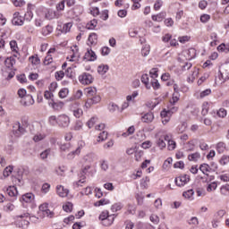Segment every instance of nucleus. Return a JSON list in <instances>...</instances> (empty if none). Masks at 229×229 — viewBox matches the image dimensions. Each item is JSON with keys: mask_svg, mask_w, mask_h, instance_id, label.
<instances>
[{"mask_svg": "<svg viewBox=\"0 0 229 229\" xmlns=\"http://www.w3.org/2000/svg\"><path fill=\"white\" fill-rule=\"evenodd\" d=\"M45 17L48 21H53V19H56V12L53 10H48L47 13L45 14Z\"/></svg>", "mask_w": 229, "mask_h": 229, "instance_id": "cd10ccee", "label": "nucleus"}, {"mask_svg": "<svg viewBox=\"0 0 229 229\" xmlns=\"http://www.w3.org/2000/svg\"><path fill=\"white\" fill-rule=\"evenodd\" d=\"M201 114H202V115H207V114H208V102H204L202 104Z\"/></svg>", "mask_w": 229, "mask_h": 229, "instance_id": "09e8293b", "label": "nucleus"}, {"mask_svg": "<svg viewBox=\"0 0 229 229\" xmlns=\"http://www.w3.org/2000/svg\"><path fill=\"white\" fill-rule=\"evenodd\" d=\"M12 23L13 24V26H22V24H24V18L21 16V13H19V12L13 13Z\"/></svg>", "mask_w": 229, "mask_h": 229, "instance_id": "0eeeda50", "label": "nucleus"}, {"mask_svg": "<svg viewBox=\"0 0 229 229\" xmlns=\"http://www.w3.org/2000/svg\"><path fill=\"white\" fill-rule=\"evenodd\" d=\"M56 192L60 198H67L69 196V190L64 188L62 185L56 187Z\"/></svg>", "mask_w": 229, "mask_h": 229, "instance_id": "dca6fc26", "label": "nucleus"}, {"mask_svg": "<svg viewBox=\"0 0 229 229\" xmlns=\"http://www.w3.org/2000/svg\"><path fill=\"white\" fill-rule=\"evenodd\" d=\"M114 221H115V215H110L107 218L102 220L103 226H112L114 225Z\"/></svg>", "mask_w": 229, "mask_h": 229, "instance_id": "a211bd4d", "label": "nucleus"}, {"mask_svg": "<svg viewBox=\"0 0 229 229\" xmlns=\"http://www.w3.org/2000/svg\"><path fill=\"white\" fill-rule=\"evenodd\" d=\"M221 165H226V164H228L229 162V157L227 156H224L221 157V159L219 160Z\"/></svg>", "mask_w": 229, "mask_h": 229, "instance_id": "69168bd1", "label": "nucleus"}, {"mask_svg": "<svg viewBox=\"0 0 229 229\" xmlns=\"http://www.w3.org/2000/svg\"><path fill=\"white\" fill-rule=\"evenodd\" d=\"M141 82L143 83V85H145L148 90L151 89V84H149V75H148V73H145L141 76Z\"/></svg>", "mask_w": 229, "mask_h": 229, "instance_id": "5701e85b", "label": "nucleus"}, {"mask_svg": "<svg viewBox=\"0 0 229 229\" xmlns=\"http://www.w3.org/2000/svg\"><path fill=\"white\" fill-rule=\"evenodd\" d=\"M72 202H66L65 204L63 205V210H64V212L71 213L72 212Z\"/></svg>", "mask_w": 229, "mask_h": 229, "instance_id": "7c9ffc66", "label": "nucleus"}, {"mask_svg": "<svg viewBox=\"0 0 229 229\" xmlns=\"http://www.w3.org/2000/svg\"><path fill=\"white\" fill-rule=\"evenodd\" d=\"M210 166L208 164H202L199 166V171H201V173H203V174H205V173H208V168Z\"/></svg>", "mask_w": 229, "mask_h": 229, "instance_id": "4d7b16f0", "label": "nucleus"}, {"mask_svg": "<svg viewBox=\"0 0 229 229\" xmlns=\"http://www.w3.org/2000/svg\"><path fill=\"white\" fill-rule=\"evenodd\" d=\"M51 153V149L47 148L46 150H44L43 152L40 153V158L41 160H46V158H47V157H49Z\"/></svg>", "mask_w": 229, "mask_h": 229, "instance_id": "a18cd8bd", "label": "nucleus"}, {"mask_svg": "<svg viewBox=\"0 0 229 229\" xmlns=\"http://www.w3.org/2000/svg\"><path fill=\"white\" fill-rule=\"evenodd\" d=\"M43 64H44V65H50V64H53V57L49 55H47L45 57Z\"/></svg>", "mask_w": 229, "mask_h": 229, "instance_id": "680f3d73", "label": "nucleus"}, {"mask_svg": "<svg viewBox=\"0 0 229 229\" xmlns=\"http://www.w3.org/2000/svg\"><path fill=\"white\" fill-rule=\"evenodd\" d=\"M48 123L50 126H56V124H58V116L56 117V115H51L48 118Z\"/></svg>", "mask_w": 229, "mask_h": 229, "instance_id": "2f4dec72", "label": "nucleus"}, {"mask_svg": "<svg viewBox=\"0 0 229 229\" xmlns=\"http://www.w3.org/2000/svg\"><path fill=\"white\" fill-rule=\"evenodd\" d=\"M68 95H69V89L67 88H64L59 91V98H61V99L67 98Z\"/></svg>", "mask_w": 229, "mask_h": 229, "instance_id": "f704fd0d", "label": "nucleus"}, {"mask_svg": "<svg viewBox=\"0 0 229 229\" xmlns=\"http://www.w3.org/2000/svg\"><path fill=\"white\" fill-rule=\"evenodd\" d=\"M149 74L153 80H155V78H158V68H152Z\"/></svg>", "mask_w": 229, "mask_h": 229, "instance_id": "8fccbe9b", "label": "nucleus"}, {"mask_svg": "<svg viewBox=\"0 0 229 229\" xmlns=\"http://www.w3.org/2000/svg\"><path fill=\"white\" fill-rule=\"evenodd\" d=\"M21 105H22V106H31V105H35V99H33V96H25V98L21 100Z\"/></svg>", "mask_w": 229, "mask_h": 229, "instance_id": "9d476101", "label": "nucleus"}, {"mask_svg": "<svg viewBox=\"0 0 229 229\" xmlns=\"http://www.w3.org/2000/svg\"><path fill=\"white\" fill-rule=\"evenodd\" d=\"M89 169H90V165H86L84 168H82L79 175L81 180L78 181L77 185L80 186V183H85V179L87 178L85 174L89 173Z\"/></svg>", "mask_w": 229, "mask_h": 229, "instance_id": "ddd939ff", "label": "nucleus"}, {"mask_svg": "<svg viewBox=\"0 0 229 229\" xmlns=\"http://www.w3.org/2000/svg\"><path fill=\"white\" fill-rule=\"evenodd\" d=\"M83 59L87 60L88 62H96V60H98V55H96V52H94L92 49L88 48Z\"/></svg>", "mask_w": 229, "mask_h": 229, "instance_id": "6e6552de", "label": "nucleus"}, {"mask_svg": "<svg viewBox=\"0 0 229 229\" xmlns=\"http://www.w3.org/2000/svg\"><path fill=\"white\" fill-rule=\"evenodd\" d=\"M199 158H201V154L199 152L188 155V160H190V162H198Z\"/></svg>", "mask_w": 229, "mask_h": 229, "instance_id": "393cba45", "label": "nucleus"}, {"mask_svg": "<svg viewBox=\"0 0 229 229\" xmlns=\"http://www.w3.org/2000/svg\"><path fill=\"white\" fill-rule=\"evenodd\" d=\"M217 189V183L216 182L210 183L207 187L208 192H212V191H216Z\"/></svg>", "mask_w": 229, "mask_h": 229, "instance_id": "603ef678", "label": "nucleus"}, {"mask_svg": "<svg viewBox=\"0 0 229 229\" xmlns=\"http://www.w3.org/2000/svg\"><path fill=\"white\" fill-rule=\"evenodd\" d=\"M110 216V214L108 213V210L102 211L101 214L99 215L98 219L100 221H104V219H106Z\"/></svg>", "mask_w": 229, "mask_h": 229, "instance_id": "49530a36", "label": "nucleus"}, {"mask_svg": "<svg viewBox=\"0 0 229 229\" xmlns=\"http://www.w3.org/2000/svg\"><path fill=\"white\" fill-rule=\"evenodd\" d=\"M106 139H108V132L104 131L100 132L98 142H103L104 140H106Z\"/></svg>", "mask_w": 229, "mask_h": 229, "instance_id": "ea45409f", "label": "nucleus"}, {"mask_svg": "<svg viewBox=\"0 0 229 229\" xmlns=\"http://www.w3.org/2000/svg\"><path fill=\"white\" fill-rule=\"evenodd\" d=\"M57 124L59 128H69L71 118L67 114H61L58 116Z\"/></svg>", "mask_w": 229, "mask_h": 229, "instance_id": "7ed1b4c3", "label": "nucleus"}, {"mask_svg": "<svg viewBox=\"0 0 229 229\" xmlns=\"http://www.w3.org/2000/svg\"><path fill=\"white\" fill-rule=\"evenodd\" d=\"M13 171V166L9 165V166L5 167L4 170V178H8V176H10V174H12Z\"/></svg>", "mask_w": 229, "mask_h": 229, "instance_id": "37998d69", "label": "nucleus"}, {"mask_svg": "<svg viewBox=\"0 0 229 229\" xmlns=\"http://www.w3.org/2000/svg\"><path fill=\"white\" fill-rule=\"evenodd\" d=\"M219 53H229V44L222 43L217 47Z\"/></svg>", "mask_w": 229, "mask_h": 229, "instance_id": "a878e982", "label": "nucleus"}, {"mask_svg": "<svg viewBox=\"0 0 229 229\" xmlns=\"http://www.w3.org/2000/svg\"><path fill=\"white\" fill-rule=\"evenodd\" d=\"M174 169H184L185 168V164L183 161H177L174 165Z\"/></svg>", "mask_w": 229, "mask_h": 229, "instance_id": "864d4df0", "label": "nucleus"}, {"mask_svg": "<svg viewBox=\"0 0 229 229\" xmlns=\"http://www.w3.org/2000/svg\"><path fill=\"white\" fill-rule=\"evenodd\" d=\"M79 81H81L82 85H90V83L94 81V78H92L90 73L84 72L82 75L79 76Z\"/></svg>", "mask_w": 229, "mask_h": 229, "instance_id": "20e7f679", "label": "nucleus"}, {"mask_svg": "<svg viewBox=\"0 0 229 229\" xmlns=\"http://www.w3.org/2000/svg\"><path fill=\"white\" fill-rule=\"evenodd\" d=\"M122 208H123V204L121 202L114 203L111 207L112 212H119V210H121Z\"/></svg>", "mask_w": 229, "mask_h": 229, "instance_id": "4c0bfd02", "label": "nucleus"}, {"mask_svg": "<svg viewBox=\"0 0 229 229\" xmlns=\"http://www.w3.org/2000/svg\"><path fill=\"white\" fill-rule=\"evenodd\" d=\"M97 92H98V89H96V88L89 87L86 89V93L89 98L96 96Z\"/></svg>", "mask_w": 229, "mask_h": 229, "instance_id": "c85d7f7f", "label": "nucleus"}, {"mask_svg": "<svg viewBox=\"0 0 229 229\" xmlns=\"http://www.w3.org/2000/svg\"><path fill=\"white\" fill-rule=\"evenodd\" d=\"M15 64H16L15 58H13L12 56L7 57L4 60V65H5V67H7V69L13 70V66L15 65Z\"/></svg>", "mask_w": 229, "mask_h": 229, "instance_id": "6ab92c4d", "label": "nucleus"}, {"mask_svg": "<svg viewBox=\"0 0 229 229\" xmlns=\"http://www.w3.org/2000/svg\"><path fill=\"white\" fill-rule=\"evenodd\" d=\"M64 76H65V73L64 71H59L55 72V80H57V81H60L61 80H63Z\"/></svg>", "mask_w": 229, "mask_h": 229, "instance_id": "6e6d98bb", "label": "nucleus"}, {"mask_svg": "<svg viewBox=\"0 0 229 229\" xmlns=\"http://www.w3.org/2000/svg\"><path fill=\"white\" fill-rule=\"evenodd\" d=\"M110 200L106 199H101L100 200H98L97 202L94 203L95 207H103V205H109Z\"/></svg>", "mask_w": 229, "mask_h": 229, "instance_id": "72a5a7b5", "label": "nucleus"}, {"mask_svg": "<svg viewBox=\"0 0 229 229\" xmlns=\"http://www.w3.org/2000/svg\"><path fill=\"white\" fill-rule=\"evenodd\" d=\"M109 69L110 67L107 64H100L98 67V74H106Z\"/></svg>", "mask_w": 229, "mask_h": 229, "instance_id": "b1692460", "label": "nucleus"}, {"mask_svg": "<svg viewBox=\"0 0 229 229\" xmlns=\"http://www.w3.org/2000/svg\"><path fill=\"white\" fill-rule=\"evenodd\" d=\"M12 1L14 6H24V4H26V2L23 0H12Z\"/></svg>", "mask_w": 229, "mask_h": 229, "instance_id": "0e129e2a", "label": "nucleus"}, {"mask_svg": "<svg viewBox=\"0 0 229 229\" xmlns=\"http://www.w3.org/2000/svg\"><path fill=\"white\" fill-rule=\"evenodd\" d=\"M27 217H30V213H23L21 215H17L15 216L14 225L16 228L28 229L30 228V220H27Z\"/></svg>", "mask_w": 229, "mask_h": 229, "instance_id": "f257e3e1", "label": "nucleus"}, {"mask_svg": "<svg viewBox=\"0 0 229 229\" xmlns=\"http://www.w3.org/2000/svg\"><path fill=\"white\" fill-rule=\"evenodd\" d=\"M98 120L97 117H92L88 123H87V126L90 129L94 126V124H96V121Z\"/></svg>", "mask_w": 229, "mask_h": 229, "instance_id": "338daca9", "label": "nucleus"}, {"mask_svg": "<svg viewBox=\"0 0 229 229\" xmlns=\"http://www.w3.org/2000/svg\"><path fill=\"white\" fill-rule=\"evenodd\" d=\"M150 87H153L154 90H158V89H160V82H158V80L157 79H152Z\"/></svg>", "mask_w": 229, "mask_h": 229, "instance_id": "58836bf2", "label": "nucleus"}, {"mask_svg": "<svg viewBox=\"0 0 229 229\" xmlns=\"http://www.w3.org/2000/svg\"><path fill=\"white\" fill-rule=\"evenodd\" d=\"M164 140L168 141L169 151H174V149H176V141L169 140V137L167 135L164 136Z\"/></svg>", "mask_w": 229, "mask_h": 229, "instance_id": "4be33fe9", "label": "nucleus"}, {"mask_svg": "<svg viewBox=\"0 0 229 229\" xmlns=\"http://www.w3.org/2000/svg\"><path fill=\"white\" fill-rule=\"evenodd\" d=\"M32 65H38L40 64V58L38 56L32 55L30 57Z\"/></svg>", "mask_w": 229, "mask_h": 229, "instance_id": "de8ad7c7", "label": "nucleus"}, {"mask_svg": "<svg viewBox=\"0 0 229 229\" xmlns=\"http://www.w3.org/2000/svg\"><path fill=\"white\" fill-rule=\"evenodd\" d=\"M100 167L102 171H108V161L101 160L100 161Z\"/></svg>", "mask_w": 229, "mask_h": 229, "instance_id": "5fc2aeb1", "label": "nucleus"}, {"mask_svg": "<svg viewBox=\"0 0 229 229\" xmlns=\"http://www.w3.org/2000/svg\"><path fill=\"white\" fill-rule=\"evenodd\" d=\"M21 203H31L35 201V195L31 192L25 193L20 198Z\"/></svg>", "mask_w": 229, "mask_h": 229, "instance_id": "9b49d317", "label": "nucleus"}, {"mask_svg": "<svg viewBox=\"0 0 229 229\" xmlns=\"http://www.w3.org/2000/svg\"><path fill=\"white\" fill-rule=\"evenodd\" d=\"M155 119V115L151 113H146L143 116H141V121L143 123H151Z\"/></svg>", "mask_w": 229, "mask_h": 229, "instance_id": "412c9836", "label": "nucleus"}, {"mask_svg": "<svg viewBox=\"0 0 229 229\" xmlns=\"http://www.w3.org/2000/svg\"><path fill=\"white\" fill-rule=\"evenodd\" d=\"M88 46H96L98 44V34L90 33L88 38Z\"/></svg>", "mask_w": 229, "mask_h": 229, "instance_id": "aec40b11", "label": "nucleus"}, {"mask_svg": "<svg viewBox=\"0 0 229 229\" xmlns=\"http://www.w3.org/2000/svg\"><path fill=\"white\" fill-rule=\"evenodd\" d=\"M64 74L67 78H70V80H74V72H72V68H67Z\"/></svg>", "mask_w": 229, "mask_h": 229, "instance_id": "c03bdc74", "label": "nucleus"}, {"mask_svg": "<svg viewBox=\"0 0 229 229\" xmlns=\"http://www.w3.org/2000/svg\"><path fill=\"white\" fill-rule=\"evenodd\" d=\"M149 51H150V47H149V46H145V47L141 49V55H142V56H148V55H149Z\"/></svg>", "mask_w": 229, "mask_h": 229, "instance_id": "13d9d810", "label": "nucleus"}, {"mask_svg": "<svg viewBox=\"0 0 229 229\" xmlns=\"http://www.w3.org/2000/svg\"><path fill=\"white\" fill-rule=\"evenodd\" d=\"M216 114H217L218 117H222V118L226 117V111H225V108H220V109L217 111Z\"/></svg>", "mask_w": 229, "mask_h": 229, "instance_id": "774afa93", "label": "nucleus"}, {"mask_svg": "<svg viewBox=\"0 0 229 229\" xmlns=\"http://www.w3.org/2000/svg\"><path fill=\"white\" fill-rule=\"evenodd\" d=\"M96 26H98V20L94 19L86 25V28L87 30H94Z\"/></svg>", "mask_w": 229, "mask_h": 229, "instance_id": "e433bc0d", "label": "nucleus"}, {"mask_svg": "<svg viewBox=\"0 0 229 229\" xmlns=\"http://www.w3.org/2000/svg\"><path fill=\"white\" fill-rule=\"evenodd\" d=\"M183 198H186V199H191V198H192V196H194V190L191 189L188 190L187 191H184L182 193Z\"/></svg>", "mask_w": 229, "mask_h": 229, "instance_id": "a19ab883", "label": "nucleus"}, {"mask_svg": "<svg viewBox=\"0 0 229 229\" xmlns=\"http://www.w3.org/2000/svg\"><path fill=\"white\" fill-rule=\"evenodd\" d=\"M172 164H173V157H168L167 159L165 160L163 164V169H169Z\"/></svg>", "mask_w": 229, "mask_h": 229, "instance_id": "79ce46f5", "label": "nucleus"}, {"mask_svg": "<svg viewBox=\"0 0 229 229\" xmlns=\"http://www.w3.org/2000/svg\"><path fill=\"white\" fill-rule=\"evenodd\" d=\"M179 182H178V178H175L174 182L177 185V187H183V185L191 182V176H189L188 174H183L179 177Z\"/></svg>", "mask_w": 229, "mask_h": 229, "instance_id": "423d86ee", "label": "nucleus"}, {"mask_svg": "<svg viewBox=\"0 0 229 229\" xmlns=\"http://www.w3.org/2000/svg\"><path fill=\"white\" fill-rule=\"evenodd\" d=\"M101 55H102V56H108V55H110V47H102Z\"/></svg>", "mask_w": 229, "mask_h": 229, "instance_id": "052dcab7", "label": "nucleus"}, {"mask_svg": "<svg viewBox=\"0 0 229 229\" xmlns=\"http://www.w3.org/2000/svg\"><path fill=\"white\" fill-rule=\"evenodd\" d=\"M61 151L67 152L71 149V143H64L60 147Z\"/></svg>", "mask_w": 229, "mask_h": 229, "instance_id": "bf43d9fd", "label": "nucleus"}, {"mask_svg": "<svg viewBox=\"0 0 229 229\" xmlns=\"http://www.w3.org/2000/svg\"><path fill=\"white\" fill-rule=\"evenodd\" d=\"M225 149H226V143L218 142L216 145V150L218 151V153H225Z\"/></svg>", "mask_w": 229, "mask_h": 229, "instance_id": "473e14b6", "label": "nucleus"}, {"mask_svg": "<svg viewBox=\"0 0 229 229\" xmlns=\"http://www.w3.org/2000/svg\"><path fill=\"white\" fill-rule=\"evenodd\" d=\"M178 101H180V94L173 93L172 98L170 99V105L174 106Z\"/></svg>", "mask_w": 229, "mask_h": 229, "instance_id": "bb28decb", "label": "nucleus"}, {"mask_svg": "<svg viewBox=\"0 0 229 229\" xmlns=\"http://www.w3.org/2000/svg\"><path fill=\"white\" fill-rule=\"evenodd\" d=\"M9 45L11 47V51H13V53H16V54L19 53L17 51V49H19V47L17 46V41L12 40V41H10Z\"/></svg>", "mask_w": 229, "mask_h": 229, "instance_id": "c9c22d12", "label": "nucleus"}, {"mask_svg": "<svg viewBox=\"0 0 229 229\" xmlns=\"http://www.w3.org/2000/svg\"><path fill=\"white\" fill-rule=\"evenodd\" d=\"M48 207H49V204H47V203L41 204L39 206V210H41V212H47H47H49Z\"/></svg>", "mask_w": 229, "mask_h": 229, "instance_id": "e2e57ef3", "label": "nucleus"}, {"mask_svg": "<svg viewBox=\"0 0 229 229\" xmlns=\"http://www.w3.org/2000/svg\"><path fill=\"white\" fill-rule=\"evenodd\" d=\"M80 152H81V148L80 147L77 148L75 150H72L71 153L68 154L67 157L69 159L71 158H74V155H80Z\"/></svg>", "mask_w": 229, "mask_h": 229, "instance_id": "3c124183", "label": "nucleus"}, {"mask_svg": "<svg viewBox=\"0 0 229 229\" xmlns=\"http://www.w3.org/2000/svg\"><path fill=\"white\" fill-rule=\"evenodd\" d=\"M160 115H161L163 124H167V123L171 121L172 114L169 112V110L163 109L160 113Z\"/></svg>", "mask_w": 229, "mask_h": 229, "instance_id": "f8f14e48", "label": "nucleus"}, {"mask_svg": "<svg viewBox=\"0 0 229 229\" xmlns=\"http://www.w3.org/2000/svg\"><path fill=\"white\" fill-rule=\"evenodd\" d=\"M218 78L220 81H228L229 80V64H223L219 69V75Z\"/></svg>", "mask_w": 229, "mask_h": 229, "instance_id": "f03ea898", "label": "nucleus"}, {"mask_svg": "<svg viewBox=\"0 0 229 229\" xmlns=\"http://www.w3.org/2000/svg\"><path fill=\"white\" fill-rule=\"evenodd\" d=\"M101 101V97L100 96H94L90 97L89 98L87 99L85 103L86 108H90L92 105H98Z\"/></svg>", "mask_w": 229, "mask_h": 229, "instance_id": "1a4fd4ad", "label": "nucleus"}, {"mask_svg": "<svg viewBox=\"0 0 229 229\" xmlns=\"http://www.w3.org/2000/svg\"><path fill=\"white\" fill-rule=\"evenodd\" d=\"M13 128H16V130H13V135H15V137H21V135H24V133H26V129L22 127L20 122H16Z\"/></svg>", "mask_w": 229, "mask_h": 229, "instance_id": "39448f33", "label": "nucleus"}, {"mask_svg": "<svg viewBox=\"0 0 229 229\" xmlns=\"http://www.w3.org/2000/svg\"><path fill=\"white\" fill-rule=\"evenodd\" d=\"M49 106H51L54 110H56L57 112H59V110H62V108H64V102L63 101H57L55 102L54 99H52L49 103H48Z\"/></svg>", "mask_w": 229, "mask_h": 229, "instance_id": "4468645a", "label": "nucleus"}, {"mask_svg": "<svg viewBox=\"0 0 229 229\" xmlns=\"http://www.w3.org/2000/svg\"><path fill=\"white\" fill-rule=\"evenodd\" d=\"M5 189V192L10 196V198H15L18 194L19 191H17V187L15 186H8Z\"/></svg>", "mask_w": 229, "mask_h": 229, "instance_id": "2eb2a0df", "label": "nucleus"}, {"mask_svg": "<svg viewBox=\"0 0 229 229\" xmlns=\"http://www.w3.org/2000/svg\"><path fill=\"white\" fill-rule=\"evenodd\" d=\"M71 28H72V23L68 22L64 23L62 27V25L57 26L58 31H61V33H69L71 31Z\"/></svg>", "mask_w": 229, "mask_h": 229, "instance_id": "f3484780", "label": "nucleus"}, {"mask_svg": "<svg viewBox=\"0 0 229 229\" xmlns=\"http://www.w3.org/2000/svg\"><path fill=\"white\" fill-rule=\"evenodd\" d=\"M51 33H53V26L47 25L42 29V35H44L45 37L47 35H51Z\"/></svg>", "mask_w": 229, "mask_h": 229, "instance_id": "c756f323", "label": "nucleus"}]
</instances>
